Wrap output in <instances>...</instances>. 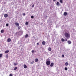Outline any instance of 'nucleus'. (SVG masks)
Returning <instances> with one entry per match:
<instances>
[{
    "label": "nucleus",
    "instance_id": "f257e3e1",
    "mask_svg": "<svg viewBox=\"0 0 76 76\" xmlns=\"http://www.w3.org/2000/svg\"><path fill=\"white\" fill-rule=\"evenodd\" d=\"M64 35L65 38H66L67 39H69L70 37V34L69 33L65 32L64 34Z\"/></svg>",
    "mask_w": 76,
    "mask_h": 76
},
{
    "label": "nucleus",
    "instance_id": "f03ea898",
    "mask_svg": "<svg viewBox=\"0 0 76 76\" xmlns=\"http://www.w3.org/2000/svg\"><path fill=\"white\" fill-rule=\"evenodd\" d=\"M51 63V62L50 61H48L46 62V64L48 66H49V65H50Z\"/></svg>",
    "mask_w": 76,
    "mask_h": 76
},
{
    "label": "nucleus",
    "instance_id": "7ed1b4c3",
    "mask_svg": "<svg viewBox=\"0 0 76 76\" xmlns=\"http://www.w3.org/2000/svg\"><path fill=\"white\" fill-rule=\"evenodd\" d=\"M7 41L8 42H10L11 41V39L8 38L7 40Z\"/></svg>",
    "mask_w": 76,
    "mask_h": 76
},
{
    "label": "nucleus",
    "instance_id": "20e7f679",
    "mask_svg": "<svg viewBox=\"0 0 76 76\" xmlns=\"http://www.w3.org/2000/svg\"><path fill=\"white\" fill-rule=\"evenodd\" d=\"M15 25H16L17 26H19V23H18L17 22H16L15 23Z\"/></svg>",
    "mask_w": 76,
    "mask_h": 76
},
{
    "label": "nucleus",
    "instance_id": "39448f33",
    "mask_svg": "<svg viewBox=\"0 0 76 76\" xmlns=\"http://www.w3.org/2000/svg\"><path fill=\"white\" fill-rule=\"evenodd\" d=\"M50 67H53V66H54V63H51L50 65Z\"/></svg>",
    "mask_w": 76,
    "mask_h": 76
},
{
    "label": "nucleus",
    "instance_id": "423d86ee",
    "mask_svg": "<svg viewBox=\"0 0 76 76\" xmlns=\"http://www.w3.org/2000/svg\"><path fill=\"white\" fill-rule=\"evenodd\" d=\"M48 51H51V48H50V47H49L48 48Z\"/></svg>",
    "mask_w": 76,
    "mask_h": 76
},
{
    "label": "nucleus",
    "instance_id": "0eeeda50",
    "mask_svg": "<svg viewBox=\"0 0 76 76\" xmlns=\"http://www.w3.org/2000/svg\"><path fill=\"white\" fill-rule=\"evenodd\" d=\"M8 16V15L7 14H5L4 15V17L5 18H7Z\"/></svg>",
    "mask_w": 76,
    "mask_h": 76
},
{
    "label": "nucleus",
    "instance_id": "6e6552de",
    "mask_svg": "<svg viewBox=\"0 0 76 76\" xmlns=\"http://www.w3.org/2000/svg\"><path fill=\"white\" fill-rule=\"evenodd\" d=\"M23 67H24V69H26V68H27V66H26V65L25 64H24Z\"/></svg>",
    "mask_w": 76,
    "mask_h": 76
},
{
    "label": "nucleus",
    "instance_id": "1a4fd4ad",
    "mask_svg": "<svg viewBox=\"0 0 76 76\" xmlns=\"http://www.w3.org/2000/svg\"><path fill=\"white\" fill-rule=\"evenodd\" d=\"M67 14L66 12H64V16H66Z\"/></svg>",
    "mask_w": 76,
    "mask_h": 76
},
{
    "label": "nucleus",
    "instance_id": "9d476101",
    "mask_svg": "<svg viewBox=\"0 0 76 76\" xmlns=\"http://www.w3.org/2000/svg\"><path fill=\"white\" fill-rule=\"evenodd\" d=\"M67 42L69 44H70L72 43V42L70 41H68Z\"/></svg>",
    "mask_w": 76,
    "mask_h": 76
},
{
    "label": "nucleus",
    "instance_id": "9b49d317",
    "mask_svg": "<svg viewBox=\"0 0 76 76\" xmlns=\"http://www.w3.org/2000/svg\"><path fill=\"white\" fill-rule=\"evenodd\" d=\"M56 5L57 6H60V3H59V2H57L56 3Z\"/></svg>",
    "mask_w": 76,
    "mask_h": 76
},
{
    "label": "nucleus",
    "instance_id": "f8f14e48",
    "mask_svg": "<svg viewBox=\"0 0 76 76\" xmlns=\"http://www.w3.org/2000/svg\"><path fill=\"white\" fill-rule=\"evenodd\" d=\"M42 44L43 45H45V41H43L42 42Z\"/></svg>",
    "mask_w": 76,
    "mask_h": 76
},
{
    "label": "nucleus",
    "instance_id": "ddd939ff",
    "mask_svg": "<svg viewBox=\"0 0 76 76\" xmlns=\"http://www.w3.org/2000/svg\"><path fill=\"white\" fill-rule=\"evenodd\" d=\"M17 69H18V67L16 66L13 69V70H16Z\"/></svg>",
    "mask_w": 76,
    "mask_h": 76
},
{
    "label": "nucleus",
    "instance_id": "4468645a",
    "mask_svg": "<svg viewBox=\"0 0 76 76\" xmlns=\"http://www.w3.org/2000/svg\"><path fill=\"white\" fill-rule=\"evenodd\" d=\"M9 52V50H7L5 51V53H8Z\"/></svg>",
    "mask_w": 76,
    "mask_h": 76
},
{
    "label": "nucleus",
    "instance_id": "2eb2a0df",
    "mask_svg": "<svg viewBox=\"0 0 76 76\" xmlns=\"http://www.w3.org/2000/svg\"><path fill=\"white\" fill-rule=\"evenodd\" d=\"M65 65H66V66H68V65H69V63L68 62H66L65 63Z\"/></svg>",
    "mask_w": 76,
    "mask_h": 76
},
{
    "label": "nucleus",
    "instance_id": "dca6fc26",
    "mask_svg": "<svg viewBox=\"0 0 76 76\" xmlns=\"http://www.w3.org/2000/svg\"><path fill=\"white\" fill-rule=\"evenodd\" d=\"M34 63V61H32V62L31 63V64H33Z\"/></svg>",
    "mask_w": 76,
    "mask_h": 76
},
{
    "label": "nucleus",
    "instance_id": "f3484780",
    "mask_svg": "<svg viewBox=\"0 0 76 76\" xmlns=\"http://www.w3.org/2000/svg\"><path fill=\"white\" fill-rule=\"evenodd\" d=\"M61 41L62 42H64V41H65V40H64V39L63 38H62L61 39Z\"/></svg>",
    "mask_w": 76,
    "mask_h": 76
},
{
    "label": "nucleus",
    "instance_id": "a211bd4d",
    "mask_svg": "<svg viewBox=\"0 0 76 76\" xmlns=\"http://www.w3.org/2000/svg\"><path fill=\"white\" fill-rule=\"evenodd\" d=\"M38 58H37L35 59V62H38Z\"/></svg>",
    "mask_w": 76,
    "mask_h": 76
},
{
    "label": "nucleus",
    "instance_id": "6ab92c4d",
    "mask_svg": "<svg viewBox=\"0 0 76 76\" xmlns=\"http://www.w3.org/2000/svg\"><path fill=\"white\" fill-rule=\"evenodd\" d=\"M1 33H3L4 32V30H1Z\"/></svg>",
    "mask_w": 76,
    "mask_h": 76
},
{
    "label": "nucleus",
    "instance_id": "aec40b11",
    "mask_svg": "<svg viewBox=\"0 0 76 76\" xmlns=\"http://www.w3.org/2000/svg\"><path fill=\"white\" fill-rule=\"evenodd\" d=\"M6 58H8V57H9V55H8V54H7L6 55Z\"/></svg>",
    "mask_w": 76,
    "mask_h": 76
},
{
    "label": "nucleus",
    "instance_id": "412c9836",
    "mask_svg": "<svg viewBox=\"0 0 76 76\" xmlns=\"http://www.w3.org/2000/svg\"><path fill=\"white\" fill-rule=\"evenodd\" d=\"M28 37V34H26L25 35V38H27Z\"/></svg>",
    "mask_w": 76,
    "mask_h": 76
},
{
    "label": "nucleus",
    "instance_id": "4be33fe9",
    "mask_svg": "<svg viewBox=\"0 0 76 76\" xmlns=\"http://www.w3.org/2000/svg\"><path fill=\"white\" fill-rule=\"evenodd\" d=\"M14 66H16V65H18V63H15L14 64Z\"/></svg>",
    "mask_w": 76,
    "mask_h": 76
},
{
    "label": "nucleus",
    "instance_id": "5701e85b",
    "mask_svg": "<svg viewBox=\"0 0 76 76\" xmlns=\"http://www.w3.org/2000/svg\"><path fill=\"white\" fill-rule=\"evenodd\" d=\"M59 1L61 3H63V0H60Z\"/></svg>",
    "mask_w": 76,
    "mask_h": 76
},
{
    "label": "nucleus",
    "instance_id": "b1692460",
    "mask_svg": "<svg viewBox=\"0 0 76 76\" xmlns=\"http://www.w3.org/2000/svg\"><path fill=\"white\" fill-rule=\"evenodd\" d=\"M20 28H21V27H20V26H18V29H20Z\"/></svg>",
    "mask_w": 76,
    "mask_h": 76
},
{
    "label": "nucleus",
    "instance_id": "393cba45",
    "mask_svg": "<svg viewBox=\"0 0 76 76\" xmlns=\"http://www.w3.org/2000/svg\"><path fill=\"white\" fill-rule=\"evenodd\" d=\"M2 56H3V54H0V57H2Z\"/></svg>",
    "mask_w": 76,
    "mask_h": 76
},
{
    "label": "nucleus",
    "instance_id": "a878e982",
    "mask_svg": "<svg viewBox=\"0 0 76 76\" xmlns=\"http://www.w3.org/2000/svg\"><path fill=\"white\" fill-rule=\"evenodd\" d=\"M25 24L26 25H28V22H26Z\"/></svg>",
    "mask_w": 76,
    "mask_h": 76
},
{
    "label": "nucleus",
    "instance_id": "bb28decb",
    "mask_svg": "<svg viewBox=\"0 0 76 76\" xmlns=\"http://www.w3.org/2000/svg\"><path fill=\"white\" fill-rule=\"evenodd\" d=\"M31 52L32 53H34L35 52V51L33 50H32Z\"/></svg>",
    "mask_w": 76,
    "mask_h": 76
},
{
    "label": "nucleus",
    "instance_id": "cd10ccee",
    "mask_svg": "<svg viewBox=\"0 0 76 76\" xmlns=\"http://www.w3.org/2000/svg\"><path fill=\"white\" fill-rule=\"evenodd\" d=\"M65 70H67V68L66 67L65 68Z\"/></svg>",
    "mask_w": 76,
    "mask_h": 76
},
{
    "label": "nucleus",
    "instance_id": "c85d7f7f",
    "mask_svg": "<svg viewBox=\"0 0 76 76\" xmlns=\"http://www.w3.org/2000/svg\"><path fill=\"white\" fill-rule=\"evenodd\" d=\"M6 26H9V24H8V23H7L6 24Z\"/></svg>",
    "mask_w": 76,
    "mask_h": 76
},
{
    "label": "nucleus",
    "instance_id": "c756f323",
    "mask_svg": "<svg viewBox=\"0 0 76 76\" xmlns=\"http://www.w3.org/2000/svg\"><path fill=\"white\" fill-rule=\"evenodd\" d=\"M34 16H31V18H32V19H34Z\"/></svg>",
    "mask_w": 76,
    "mask_h": 76
},
{
    "label": "nucleus",
    "instance_id": "7c9ffc66",
    "mask_svg": "<svg viewBox=\"0 0 76 76\" xmlns=\"http://www.w3.org/2000/svg\"><path fill=\"white\" fill-rule=\"evenodd\" d=\"M10 76H13V75H12V74H10Z\"/></svg>",
    "mask_w": 76,
    "mask_h": 76
},
{
    "label": "nucleus",
    "instance_id": "2f4dec72",
    "mask_svg": "<svg viewBox=\"0 0 76 76\" xmlns=\"http://www.w3.org/2000/svg\"><path fill=\"white\" fill-rule=\"evenodd\" d=\"M34 4H33L32 5V7H34Z\"/></svg>",
    "mask_w": 76,
    "mask_h": 76
},
{
    "label": "nucleus",
    "instance_id": "473e14b6",
    "mask_svg": "<svg viewBox=\"0 0 76 76\" xmlns=\"http://www.w3.org/2000/svg\"><path fill=\"white\" fill-rule=\"evenodd\" d=\"M62 57H64V55H62Z\"/></svg>",
    "mask_w": 76,
    "mask_h": 76
},
{
    "label": "nucleus",
    "instance_id": "72a5a7b5",
    "mask_svg": "<svg viewBox=\"0 0 76 76\" xmlns=\"http://www.w3.org/2000/svg\"><path fill=\"white\" fill-rule=\"evenodd\" d=\"M23 16H25V13H24L23 14Z\"/></svg>",
    "mask_w": 76,
    "mask_h": 76
},
{
    "label": "nucleus",
    "instance_id": "f704fd0d",
    "mask_svg": "<svg viewBox=\"0 0 76 76\" xmlns=\"http://www.w3.org/2000/svg\"><path fill=\"white\" fill-rule=\"evenodd\" d=\"M39 45V43H37V45Z\"/></svg>",
    "mask_w": 76,
    "mask_h": 76
},
{
    "label": "nucleus",
    "instance_id": "c9c22d12",
    "mask_svg": "<svg viewBox=\"0 0 76 76\" xmlns=\"http://www.w3.org/2000/svg\"><path fill=\"white\" fill-rule=\"evenodd\" d=\"M67 41V39H66L65 40V41Z\"/></svg>",
    "mask_w": 76,
    "mask_h": 76
},
{
    "label": "nucleus",
    "instance_id": "e433bc0d",
    "mask_svg": "<svg viewBox=\"0 0 76 76\" xmlns=\"http://www.w3.org/2000/svg\"><path fill=\"white\" fill-rule=\"evenodd\" d=\"M53 1H56V0H53Z\"/></svg>",
    "mask_w": 76,
    "mask_h": 76
}]
</instances>
